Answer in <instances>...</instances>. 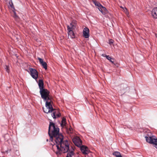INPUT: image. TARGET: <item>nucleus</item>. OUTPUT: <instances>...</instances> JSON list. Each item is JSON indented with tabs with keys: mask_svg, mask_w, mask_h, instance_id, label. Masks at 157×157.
<instances>
[{
	"mask_svg": "<svg viewBox=\"0 0 157 157\" xmlns=\"http://www.w3.org/2000/svg\"><path fill=\"white\" fill-rule=\"evenodd\" d=\"M59 129L56 127L52 122H50L48 128V134L50 137V140L53 143L54 140L55 142L52 145L53 151L57 155L61 154L62 152L66 153L69 149V144L67 140H63V136L59 133Z\"/></svg>",
	"mask_w": 157,
	"mask_h": 157,
	"instance_id": "f257e3e1",
	"label": "nucleus"
},
{
	"mask_svg": "<svg viewBox=\"0 0 157 157\" xmlns=\"http://www.w3.org/2000/svg\"><path fill=\"white\" fill-rule=\"evenodd\" d=\"M93 2L96 6L98 8L99 10L101 11L103 14H105L108 12V11L106 8L102 6L96 0H93Z\"/></svg>",
	"mask_w": 157,
	"mask_h": 157,
	"instance_id": "f03ea898",
	"label": "nucleus"
},
{
	"mask_svg": "<svg viewBox=\"0 0 157 157\" xmlns=\"http://www.w3.org/2000/svg\"><path fill=\"white\" fill-rule=\"evenodd\" d=\"M40 93L41 95V98L44 101H46L50 99L49 92L46 89L40 90Z\"/></svg>",
	"mask_w": 157,
	"mask_h": 157,
	"instance_id": "7ed1b4c3",
	"label": "nucleus"
},
{
	"mask_svg": "<svg viewBox=\"0 0 157 157\" xmlns=\"http://www.w3.org/2000/svg\"><path fill=\"white\" fill-rule=\"evenodd\" d=\"M145 138L147 142L150 144H153L157 149V139H155L151 136H145Z\"/></svg>",
	"mask_w": 157,
	"mask_h": 157,
	"instance_id": "20e7f679",
	"label": "nucleus"
},
{
	"mask_svg": "<svg viewBox=\"0 0 157 157\" xmlns=\"http://www.w3.org/2000/svg\"><path fill=\"white\" fill-rule=\"evenodd\" d=\"M30 74L32 77L36 81L38 77V72L35 69L30 68L29 69Z\"/></svg>",
	"mask_w": 157,
	"mask_h": 157,
	"instance_id": "39448f33",
	"label": "nucleus"
},
{
	"mask_svg": "<svg viewBox=\"0 0 157 157\" xmlns=\"http://www.w3.org/2000/svg\"><path fill=\"white\" fill-rule=\"evenodd\" d=\"M72 140L75 144L79 147L82 145V140L78 136H76L73 138Z\"/></svg>",
	"mask_w": 157,
	"mask_h": 157,
	"instance_id": "423d86ee",
	"label": "nucleus"
},
{
	"mask_svg": "<svg viewBox=\"0 0 157 157\" xmlns=\"http://www.w3.org/2000/svg\"><path fill=\"white\" fill-rule=\"evenodd\" d=\"M79 147L80 148L81 152L83 154L87 155L89 153L90 150L87 146L82 145Z\"/></svg>",
	"mask_w": 157,
	"mask_h": 157,
	"instance_id": "0eeeda50",
	"label": "nucleus"
},
{
	"mask_svg": "<svg viewBox=\"0 0 157 157\" xmlns=\"http://www.w3.org/2000/svg\"><path fill=\"white\" fill-rule=\"evenodd\" d=\"M77 25V21L76 20H73L70 23L69 25L67 26V29H70V30H74L76 28Z\"/></svg>",
	"mask_w": 157,
	"mask_h": 157,
	"instance_id": "6e6552de",
	"label": "nucleus"
},
{
	"mask_svg": "<svg viewBox=\"0 0 157 157\" xmlns=\"http://www.w3.org/2000/svg\"><path fill=\"white\" fill-rule=\"evenodd\" d=\"M45 102V107L47 108H48V109H51L52 110H54L52 104V101L50 98L48 99L46 101H44Z\"/></svg>",
	"mask_w": 157,
	"mask_h": 157,
	"instance_id": "1a4fd4ad",
	"label": "nucleus"
},
{
	"mask_svg": "<svg viewBox=\"0 0 157 157\" xmlns=\"http://www.w3.org/2000/svg\"><path fill=\"white\" fill-rule=\"evenodd\" d=\"M74 149L72 147H71V148L69 147V149L67 152H68L66 157H73V156H74Z\"/></svg>",
	"mask_w": 157,
	"mask_h": 157,
	"instance_id": "9d476101",
	"label": "nucleus"
},
{
	"mask_svg": "<svg viewBox=\"0 0 157 157\" xmlns=\"http://www.w3.org/2000/svg\"><path fill=\"white\" fill-rule=\"evenodd\" d=\"M83 36L85 38H88L90 36L89 30L87 27L84 28L83 31Z\"/></svg>",
	"mask_w": 157,
	"mask_h": 157,
	"instance_id": "9b49d317",
	"label": "nucleus"
},
{
	"mask_svg": "<svg viewBox=\"0 0 157 157\" xmlns=\"http://www.w3.org/2000/svg\"><path fill=\"white\" fill-rule=\"evenodd\" d=\"M38 59L39 60L40 64L42 65L45 70H47V63L45 62H44L43 60L41 58L38 57Z\"/></svg>",
	"mask_w": 157,
	"mask_h": 157,
	"instance_id": "f8f14e48",
	"label": "nucleus"
},
{
	"mask_svg": "<svg viewBox=\"0 0 157 157\" xmlns=\"http://www.w3.org/2000/svg\"><path fill=\"white\" fill-rule=\"evenodd\" d=\"M67 33L69 37L71 38H74L75 37V35L73 32V30H70V29H67Z\"/></svg>",
	"mask_w": 157,
	"mask_h": 157,
	"instance_id": "ddd939ff",
	"label": "nucleus"
},
{
	"mask_svg": "<svg viewBox=\"0 0 157 157\" xmlns=\"http://www.w3.org/2000/svg\"><path fill=\"white\" fill-rule=\"evenodd\" d=\"M151 15L154 18L157 19V7H155L152 10Z\"/></svg>",
	"mask_w": 157,
	"mask_h": 157,
	"instance_id": "4468645a",
	"label": "nucleus"
},
{
	"mask_svg": "<svg viewBox=\"0 0 157 157\" xmlns=\"http://www.w3.org/2000/svg\"><path fill=\"white\" fill-rule=\"evenodd\" d=\"M38 86L40 90L44 89V82L42 79H40L38 82Z\"/></svg>",
	"mask_w": 157,
	"mask_h": 157,
	"instance_id": "2eb2a0df",
	"label": "nucleus"
},
{
	"mask_svg": "<svg viewBox=\"0 0 157 157\" xmlns=\"http://www.w3.org/2000/svg\"><path fill=\"white\" fill-rule=\"evenodd\" d=\"M66 119L64 117H63L60 123L61 126L62 127L64 128L66 126Z\"/></svg>",
	"mask_w": 157,
	"mask_h": 157,
	"instance_id": "dca6fc26",
	"label": "nucleus"
},
{
	"mask_svg": "<svg viewBox=\"0 0 157 157\" xmlns=\"http://www.w3.org/2000/svg\"><path fill=\"white\" fill-rule=\"evenodd\" d=\"M44 112L45 113H48L52 112L53 110L51 109H48V108L46 107L45 108H43Z\"/></svg>",
	"mask_w": 157,
	"mask_h": 157,
	"instance_id": "f3484780",
	"label": "nucleus"
},
{
	"mask_svg": "<svg viewBox=\"0 0 157 157\" xmlns=\"http://www.w3.org/2000/svg\"><path fill=\"white\" fill-rule=\"evenodd\" d=\"M105 57L109 61L112 63H113V59L110 57L109 56L106 55Z\"/></svg>",
	"mask_w": 157,
	"mask_h": 157,
	"instance_id": "a211bd4d",
	"label": "nucleus"
},
{
	"mask_svg": "<svg viewBox=\"0 0 157 157\" xmlns=\"http://www.w3.org/2000/svg\"><path fill=\"white\" fill-rule=\"evenodd\" d=\"M120 154H121L120 152L117 151H115L113 153V154L115 156L117 155H120Z\"/></svg>",
	"mask_w": 157,
	"mask_h": 157,
	"instance_id": "6ab92c4d",
	"label": "nucleus"
},
{
	"mask_svg": "<svg viewBox=\"0 0 157 157\" xmlns=\"http://www.w3.org/2000/svg\"><path fill=\"white\" fill-rule=\"evenodd\" d=\"M9 66H8L7 65H6L5 66V69L6 71L8 73H9L10 72V70H9Z\"/></svg>",
	"mask_w": 157,
	"mask_h": 157,
	"instance_id": "aec40b11",
	"label": "nucleus"
},
{
	"mask_svg": "<svg viewBox=\"0 0 157 157\" xmlns=\"http://www.w3.org/2000/svg\"><path fill=\"white\" fill-rule=\"evenodd\" d=\"M67 132L69 133H72L73 132V128L71 127L69 128V130H67Z\"/></svg>",
	"mask_w": 157,
	"mask_h": 157,
	"instance_id": "412c9836",
	"label": "nucleus"
},
{
	"mask_svg": "<svg viewBox=\"0 0 157 157\" xmlns=\"http://www.w3.org/2000/svg\"><path fill=\"white\" fill-rule=\"evenodd\" d=\"M10 2H9V4L11 6V7L13 8V3L12 2V1L11 0H10Z\"/></svg>",
	"mask_w": 157,
	"mask_h": 157,
	"instance_id": "4be33fe9",
	"label": "nucleus"
},
{
	"mask_svg": "<svg viewBox=\"0 0 157 157\" xmlns=\"http://www.w3.org/2000/svg\"><path fill=\"white\" fill-rule=\"evenodd\" d=\"M14 14L13 17L16 19H17L18 18V16L16 15V12H13Z\"/></svg>",
	"mask_w": 157,
	"mask_h": 157,
	"instance_id": "5701e85b",
	"label": "nucleus"
},
{
	"mask_svg": "<svg viewBox=\"0 0 157 157\" xmlns=\"http://www.w3.org/2000/svg\"><path fill=\"white\" fill-rule=\"evenodd\" d=\"M74 157H81V156L79 154L77 153L74 155Z\"/></svg>",
	"mask_w": 157,
	"mask_h": 157,
	"instance_id": "b1692460",
	"label": "nucleus"
},
{
	"mask_svg": "<svg viewBox=\"0 0 157 157\" xmlns=\"http://www.w3.org/2000/svg\"><path fill=\"white\" fill-rule=\"evenodd\" d=\"M52 117H53V118L55 119L56 118V117L55 115V113L53 112L52 114Z\"/></svg>",
	"mask_w": 157,
	"mask_h": 157,
	"instance_id": "393cba45",
	"label": "nucleus"
},
{
	"mask_svg": "<svg viewBox=\"0 0 157 157\" xmlns=\"http://www.w3.org/2000/svg\"><path fill=\"white\" fill-rule=\"evenodd\" d=\"M109 44H113V40H110L109 41Z\"/></svg>",
	"mask_w": 157,
	"mask_h": 157,
	"instance_id": "a878e982",
	"label": "nucleus"
},
{
	"mask_svg": "<svg viewBox=\"0 0 157 157\" xmlns=\"http://www.w3.org/2000/svg\"><path fill=\"white\" fill-rule=\"evenodd\" d=\"M123 10H124V11L127 13V9L126 8H123Z\"/></svg>",
	"mask_w": 157,
	"mask_h": 157,
	"instance_id": "bb28decb",
	"label": "nucleus"
},
{
	"mask_svg": "<svg viewBox=\"0 0 157 157\" xmlns=\"http://www.w3.org/2000/svg\"><path fill=\"white\" fill-rule=\"evenodd\" d=\"M116 157H122L121 154H120V155H118L116 156Z\"/></svg>",
	"mask_w": 157,
	"mask_h": 157,
	"instance_id": "cd10ccee",
	"label": "nucleus"
},
{
	"mask_svg": "<svg viewBox=\"0 0 157 157\" xmlns=\"http://www.w3.org/2000/svg\"><path fill=\"white\" fill-rule=\"evenodd\" d=\"M60 114H57V117H59V116H60Z\"/></svg>",
	"mask_w": 157,
	"mask_h": 157,
	"instance_id": "c85d7f7f",
	"label": "nucleus"
},
{
	"mask_svg": "<svg viewBox=\"0 0 157 157\" xmlns=\"http://www.w3.org/2000/svg\"><path fill=\"white\" fill-rule=\"evenodd\" d=\"M120 7H121V8H122V9H123V8H124L123 7H122V6H120Z\"/></svg>",
	"mask_w": 157,
	"mask_h": 157,
	"instance_id": "c756f323",
	"label": "nucleus"
}]
</instances>
